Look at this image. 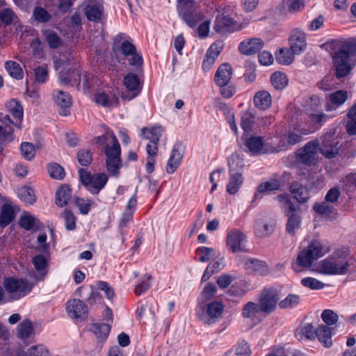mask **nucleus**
Here are the masks:
<instances>
[{
  "label": "nucleus",
  "mask_w": 356,
  "mask_h": 356,
  "mask_svg": "<svg viewBox=\"0 0 356 356\" xmlns=\"http://www.w3.org/2000/svg\"><path fill=\"white\" fill-rule=\"evenodd\" d=\"M234 22L229 16L220 14L216 17L213 28L219 33H225L234 30Z\"/></svg>",
  "instance_id": "5701e85b"
},
{
  "label": "nucleus",
  "mask_w": 356,
  "mask_h": 356,
  "mask_svg": "<svg viewBox=\"0 0 356 356\" xmlns=\"http://www.w3.org/2000/svg\"><path fill=\"white\" fill-rule=\"evenodd\" d=\"M93 202L91 200H84L82 198H75V204L78 207L81 213L86 215L90 209Z\"/></svg>",
  "instance_id": "338daca9"
},
{
  "label": "nucleus",
  "mask_w": 356,
  "mask_h": 356,
  "mask_svg": "<svg viewBox=\"0 0 356 356\" xmlns=\"http://www.w3.org/2000/svg\"><path fill=\"white\" fill-rule=\"evenodd\" d=\"M289 44L293 54H300L307 47L305 33L298 29H293L291 33Z\"/></svg>",
  "instance_id": "2eb2a0df"
},
{
  "label": "nucleus",
  "mask_w": 356,
  "mask_h": 356,
  "mask_svg": "<svg viewBox=\"0 0 356 356\" xmlns=\"http://www.w3.org/2000/svg\"><path fill=\"white\" fill-rule=\"evenodd\" d=\"M349 266L346 253L342 250H337L319 261L314 270L323 275H341L348 273Z\"/></svg>",
  "instance_id": "f03ea898"
},
{
  "label": "nucleus",
  "mask_w": 356,
  "mask_h": 356,
  "mask_svg": "<svg viewBox=\"0 0 356 356\" xmlns=\"http://www.w3.org/2000/svg\"><path fill=\"white\" fill-rule=\"evenodd\" d=\"M5 68L9 75L17 80H20L24 76V72L21 66L15 61H6L5 63Z\"/></svg>",
  "instance_id": "79ce46f5"
},
{
  "label": "nucleus",
  "mask_w": 356,
  "mask_h": 356,
  "mask_svg": "<svg viewBox=\"0 0 356 356\" xmlns=\"http://www.w3.org/2000/svg\"><path fill=\"white\" fill-rule=\"evenodd\" d=\"M282 145L277 147L268 148L264 140V137L260 136H251L247 138L244 143V147L246 152L253 155H260L268 154L269 152H279L284 149V142H281Z\"/></svg>",
  "instance_id": "0eeeda50"
},
{
  "label": "nucleus",
  "mask_w": 356,
  "mask_h": 356,
  "mask_svg": "<svg viewBox=\"0 0 356 356\" xmlns=\"http://www.w3.org/2000/svg\"><path fill=\"white\" fill-rule=\"evenodd\" d=\"M32 263L36 270V273H33L35 282L43 280L48 273V259L43 254H38L32 259Z\"/></svg>",
  "instance_id": "dca6fc26"
},
{
  "label": "nucleus",
  "mask_w": 356,
  "mask_h": 356,
  "mask_svg": "<svg viewBox=\"0 0 356 356\" xmlns=\"http://www.w3.org/2000/svg\"><path fill=\"white\" fill-rule=\"evenodd\" d=\"M321 106L320 98L316 95L311 96L305 102V108L308 114L318 111Z\"/></svg>",
  "instance_id": "bf43d9fd"
},
{
  "label": "nucleus",
  "mask_w": 356,
  "mask_h": 356,
  "mask_svg": "<svg viewBox=\"0 0 356 356\" xmlns=\"http://www.w3.org/2000/svg\"><path fill=\"white\" fill-rule=\"evenodd\" d=\"M254 103L257 108L261 110L268 108L272 104L270 94L266 90H261L255 93Z\"/></svg>",
  "instance_id": "c756f323"
},
{
  "label": "nucleus",
  "mask_w": 356,
  "mask_h": 356,
  "mask_svg": "<svg viewBox=\"0 0 356 356\" xmlns=\"http://www.w3.org/2000/svg\"><path fill=\"white\" fill-rule=\"evenodd\" d=\"M72 193L68 186L64 184L61 186L56 191V204L60 207H63L67 204L71 198Z\"/></svg>",
  "instance_id": "e433bc0d"
},
{
  "label": "nucleus",
  "mask_w": 356,
  "mask_h": 356,
  "mask_svg": "<svg viewBox=\"0 0 356 356\" xmlns=\"http://www.w3.org/2000/svg\"><path fill=\"white\" fill-rule=\"evenodd\" d=\"M36 283L26 280L8 277L4 280V286L12 300H18L27 295Z\"/></svg>",
  "instance_id": "423d86ee"
},
{
  "label": "nucleus",
  "mask_w": 356,
  "mask_h": 356,
  "mask_svg": "<svg viewBox=\"0 0 356 356\" xmlns=\"http://www.w3.org/2000/svg\"><path fill=\"white\" fill-rule=\"evenodd\" d=\"M280 181L278 179H272L260 184L257 186V191L259 193H266L267 191H277L280 188Z\"/></svg>",
  "instance_id": "8fccbe9b"
},
{
  "label": "nucleus",
  "mask_w": 356,
  "mask_h": 356,
  "mask_svg": "<svg viewBox=\"0 0 356 356\" xmlns=\"http://www.w3.org/2000/svg\"><path fill=\"white\" fill-rule=\"evenodd\" d=\"M321 318L327 324L326 325H332L337 322L339 316L334 311L325 309L321 314Z\"/></svg>",
  "instance_id": "69168bd1"
},
{
  "label": "nucleus",
  "mask_w": 356,
  "mask_h": 356,
  "mask_svg": "<svg viewBox=\"0 0 356 356\" xmlns=\"http://www.w3.org/2000/svg\"><path fill=\"white\" fill-rule=\"evenodd\" d=\"M104 11L102 0H86L84 13L89 21L95 22H101Z\"/></svg>",
  "instance_id": "ddd939ff"
},
{
  "label": "nucleus",
  "mask_w": 356,
  "mask_h": 356,
  "mask_svg": "<svg viewBox=\"0 0 356 356\" xmlns=\"http://www.w3.org/2000/svg\"><path fill=\"white\" fill-rule=\"evenodd\" d=\"M232 74V67L229 63L221 65L214 76V81L219 87L227 86Z\"/></svg>",
  "instance_id": "412c9836"
},
{
  "label": "nucleus",
  "mask_w": 356,
  "mask_h": 356,
  "mask_svg": "<svg viewBox=\"0 0 356 356\" xmlns=\"http://www.w3.org/2000/svg\"><path fill=\"white\" fill-rule=\"evenodd\" d=\"M314 261L312 257L304 249L298 253L296 261L292 263V268L296 272H301L309 268Z\"/></svg>",
  "instance_id": "4be33fe9"
},
{
  "label": "nucleus",
  "mask_w": 356,
  "mask_h": 356,
  "mask_svg": "<svg viewBox=\"0 0 356 356\" xmlns=\"http://www.w3.org/2000/svg\"><path fill=\"white\" fill-rule=\"evenodd\" d=\"M123 83L126 88L132 92L131 96L123 95L122 97L126 99H131L136 97L141 90V84L138 76L134 73L127 74L123 79Z\"/></svg>",
  "instance_id": "f3484780"
},
{
  "label": "nucleus",
  "mask_w": 356,
  "mask_h": 356,
  "mask_svg": "<svg viewBox=\"0 0 356 356\" xmlns=\"http://www.w3.org/2000/svg\"><path fill=\"white\" fill-rule=\"evenodd\" d=\"M22 155L26 160H31L35 155V149L33 145L31 143L24 142L21 144Z\"/></svg>",
  "instance_id": "e2e57ef3"
},
{
  "label": "nucleus",
  "mask_w": 356,
  "mask_h": 356,
  "mask_svg": "<svg viewBox=\"0 0 356 356\" xmlns=\"http://www.w3.org/2000/svg\"><path fill=\"white\" fill-rule=\"evenodd\" d=\"M79 174L83 185L93 195L98 194L108 181V177L105 173L91 175L87 170L80 168Z\"/></svg>",
  "instance_id": "20e7f679"
},
{
  "label": "nucleus",
  "mask_w": 356,
  "mask_h": 356,
  "mask_svg": "<svg viewBox=\"0 0 356 356\" xmlns=\"http://www.w3.org/2000/svg\"><path fill=\"white\" fill-rule=\"evenodd\" d=\"M178 13L186 24L191 28L195 27L198 22L203 19L202 13L194 8L178 11Z\"/></svg>",
  "instance_id": "b1692460"
},
{
  "label": "nucleus",
  "mask_w": 356,
  "mask_h": 356,
  "mask_svg": "<svg viewBox=\"0 0 356 356\" xmlns=\"http://www.w3.org/2000/svg\"><path fill=\"white\" fill-rule=\"evenodd\" d=\"M6 108L8 113L16 120L13 124L17 128L21 129L23 120V108L20 102L15 99H11L6 104Z\"/></svg>",
  "instance_id": "a878e982"
},
{
  "label": "nucleus",
  "mask_w": 356,
  "mask_h": 356,
  "mask_svg": "<svg viewBox=\"0 0 356 356\" xmlns=\"http://www.w3.org/2000/svg\"><path fill=\"white\" fill-rule=\"evenodd\" d=\"M92 330L97 338L101 340H104L107 338L111 331V325L108 323H94L92 326Z\"/></svg>",
  "instance_id": "c03bdc74"
},
{
  "label": "nucleus",
  "mask_w": 356,
  "mask_h": 356,
  "mask_svg": "<svg viewBox=\"0 0 356 356\" xmlns=\"http://www.w3.org/2000/svg\"><path fill=\"white\" fill-rule=\"evenodd\" d=\"M224 311V305L219 301H213L202 307L197 315L205 324L211 325L220 321Z\"/></svg>",
  "instance_id": "6e6552de"
},
{
  "label": "nucleus",
  "mask_w": 356,
  "mask_h": 356,
  "mask_svg": "<svg viewBox=\"0 0 356 356\" xmlns=\"http://www.w3.org/2000/svg\"><path fill=\"white\" fill-rule=\"evenodd\" d=\"M330 50L336 76L343 78L356 65V38L332 40L327 44Z\"/></svg>",
  "instance_id": "f257e3e1"
},
{
  "label": "nucleus",
  "mask_w": 356,
  "mask_h": 356,
  "mask_svg": "<svg viewBox=\"0 0 356 356\" xmlns=\"http://www.w3.org/2000/svg\"><path fill=\"white\" fill-rule=\"evenodd\" d=\"M33 332V325L29 319L24 320L17 327L18 337L23 340L28 339Z\"/></svg>",
  "instance_id": "a18cd8bd"
},
{
  "label": "nucleus",
  "mask_w": 356,
  "mask_h": 356,
  "mask_svg": "<svg viewBox=\"0 0 356 356\" xmlns=\"http://www.w3.org/2000/svg\"><path fill=\"white\" fill-rule=\"evenodd\" d=\"M104 152L106 156V165L108 173L111 175H117L122 167L121 147L118 139H114L112 144L109 143L106 145Z\"/></svg>",
  "instance_id": "39448f33"
},
{
  "label": "nucleus",
  "mask_w": 356,
  "mask_h": 356,
  "mask_svg": "<svg viewBox=\"0 0 356 356\" xmlns=\"http://www.w3.org/2000/svg\"><path fill=\"white\" fill-rule=\"evenodd\" d=\"M290 192L293 197L300 204L307 202L309 199V191L300 182L293 181L290 186Z\"/></svg>",
  "instance_id": "bb28decb"
},
{
  "label": "nucleus",
  "mask_w": 356,
  "mask_h": 356,
  "mask_svg": "<svg viewBox=\"0 0 356 356\" xmlns=\"http://www.w3.org/2000/svg\"><path fill=\"white\" fill-rule=\"evenodd\" d=\"M246 241L245 235L238 229H232L227 233V246L233 253L245 251Z\"/></svg>",
  "instance_id": "9b49d317"
},
{
  "label": "nucleus",
  "mask_w": 356,
  "mask_h": 356,
  "mask_svg": "<svg viewBox=\"0 0 356 356\" xmlns=\"http://www.w3.org/2000/svg\"><path fill=\"white\" fill-rule=\"evenodd\" d=\"M313 209L316 213L330 220L335 219L337 216V209L334 206L325 201L316 203L313 207Z\"/></svg>",
  "instance_id": "cd10ccee"
},
{
  "label": "nucleus",
  "mask_w": 356,
  "mask_h": 356,
  "mask_svg": "<svg viewBox=\"0 0 356 356\" xmlns=\"http://www.w3.org/2000/svg\"><path fill=\"white\" fill-rule=\"evenodd\" d=\"M114 139H117V138L114 134L110 131H106L102 136L95 138V143L101 147H104L109 143L112 144L114 142Z\"/></svg>",
  "instance_id": "13d9d810"
},
{
  "label": "nucleus",
  "mask_w": 356,
  "mask_h": 356,
  "mask_svg": "<svg viewBox=\"0 0 356 356\" xmlns=\"http://www.w3.org/2000/svg\"><path fill=\"white\" fill-rule=\"evenodd\" d=\"M316 336L325 347L329 348L332 346V331L327 325H319L316 330Z\"/></svg>",
  "instance_id": "473e14b6"
},
{
  "label": "nucleus",
  "mask_w": 356,
  "mask_h": 356,
  "mask_svg": "<svg viewBox=\"0 0 356 356\" xmlns=\"http://www.w3.org/2000/svg\"><path fill=\"white\" fill-rule=\"evenodd\" d=\"M152 276L149 275H145L140 280V282L136 286L135 293L136 296H140L142 293L145 292L151 286L150 281Z\"/></svg>",
  "instance_id": "052dcab7"
},
{
  "label": "nucleus",
  "mask_w": 356,
  "mask_h": 356,
  "mask_svg": "<svg viewBox=\"0 0 356 356\" xmlns=\"http://www.w3.org/2000/svg\"><path fill=\"white\" fill-rule=\"evenodd\" d=\"M47 170L49 176L53 179H63L65 177L64 169L56 163L49 164Z\"/></svg>",
  "instance_id": "4d7b16f0"
},
{
  "label": "nucleus",
  "mask_w": 356,
  "mask_h": 356,
  "mask_svg": "<svg viewBox=\"0 0 356 356\" xmlns=\"http://www.w3.org/2000/svg\"><path fill=\"white\" fill-rule=\"evenodd\" d=\"M305 250L314 260L323 257L327 252L321 243L316 240L312 241Z\"/></svg>",
  "instance_id": "58836bf2"
},
{
  "label": "nucleus",
  "mask_w": 356,
  "mask_h": 356,
  "mask_svg": "<svg viewBox=\"0 0 356 356\" xmlns=\"http://www.w3.org/2000/svg\"><path fill=\"white\" fill-rule=\"evenodd\" d=\"M26 356H49V351L42 345L33 346L29 349Z\"/></svg>",
  "instance_id": "774afa93"
},
{
  "label": "nucleus",
  "mask_w": 356,
  "mask_h": 356,
  "mask_svg": "<svg viewBox=\"0 0 356 356\" xmlns=\"http://www.w3.org/2000/svg\"><path fill=\"white\" fill-rule=\"evenodd\" d=\"M13 121L10 120L9 115L0 116V140L2 142H11L14 139Z\"/></svg>",
  "instance_id": "6ab92c4d"
},
{
  "label": "nucleus",
  "mask_w": 356,
  "mask_h": 356,
  "mask_svg": "<svg viewBox=\"0 0 356 356\" xmlns=\"http://www.w3.org/2000/svg\"><path fill=\"white\" fill-rule=\"evenodd\" d=\"M264 46V42L257 38L242 41L238 46L240 52L245 55H252L259 51Z\"/></svg>",
  "instance_id": "aec40b11"
},
{
  "label": "nucleus",
  "mask_w": 356,
  "mask_h": 356,
  "mask_svg": "<svg viewBox=\"0 0 356 356\" xmlns=\"http://www.w3.org/2000/svg\"><path fill=\"white\" fill-rule=\"evenodd\" d=\"M33 17L40 23H47L51 19V15L47 10L40 6H36L33 11Z\"/></svg>",
  "instance_id": "603ef678"
},
{
  "label": "nucleus",
  "mask_w": 356,
  "mask_h": 356,
  "mask_svg": "<svg viewBox=\"0 0 356 356\" xmlns=\"http://www.w3.org/2000/svg\"><path fill=\"white\" fill-rule=\"evenodd\" d=\"M161 126H154L151 129L143 127L141 129V134L145 138L149 140L151 143H158L161 137Z\"/></svg>",
  "instance_id": "c9c22d12"
},
{
  "label": "nucleus",
  "mask_w": 356,
  "mask_h": 356,
  "mask_svg": "<svg viewBox=\"0 0 356 356\" xmlns=\"http://www.w3.org/2000/svg\"><path fill=\"white\" fill-rule=\"evenodd\" d=\"M277 201L282 204L284 208L285 215L288 217L286 225V232L293 236L296 230L299 229L301 225V216L296 213V207L286 194L279 195L276 197Z\"/></svg>",
  "instance_id": "7ed1b4c3"
},
{
  "label": "nucleus",
  "mask_w": 356,
  "mask_h": 356,
  "mask_svg": "<svg viewBox=\"0 0 356 356\" xmlns=\"http://www.w3.org/2000/svg\"><path fill=\"white\" fill-rule=\"evenodd\" d=\"M66 310L70 318L79 321H84L88 316V307L80 299H72L67 302Z\"/></svg>",
  "instance_id": "f8f14e48"
},
{
  "label": "nucleus",
  "mask_w": 356,
  "mask_h": 356,
  "mask_svg": "<svg viewBox=\"0 0 356 356\" xmlns=\"http://www.w3.org/2000/svg\"><path fill=\"white\" fill-rule=\"evenodd\" d=\"M316 335V330L312 323L301 324L296 330L295 336L299 341L304 339H313Z\"/></svg>",
  "instance_id": "c85d7f7f"
},
{
  "label": "nucleus",
  "mask_w": 356,
  "mask_h": 356,
  "mask_svg": "<svg viewBox=\"0 0 356 356\" xmlns=\"http://www.w3.org/2000/svg\"><path fill=\"white\" fill-rule=\"evenodd\" d=\"M319 150L320 147L317 141L309 142L303 148L297 152L298 160L307 165L315 164Z\"/></svg>",
  "instance_id": "9d476101"
},
{
  "label": "nucleus",
  "mask_w": 356,
  "mask_h": 356,
  "mask_svg": "<svg viewBox=\"0 0 356 356\" xmlns=\"http://www.w3.org/2000/svg\"><path fill=\"white\" fill-rule=\"evenodd\" d=\"M229 172L242 175L244 168L243 159L237 154H233L229 159Z\"/></svg>",
  "instance_id": "4c0bfd02"
},
{
  "label": "nucleus",
  "mask_w": 356,
  "mask_h": 356,
  "mask_svg": "<svg viewBox=\"0 0 356 356\" xmlns=\"http://www.w3.org/2000/svg\"><path fill=\"white\" fill-rule=\"evenodd\" d=\"M54 101L58 107V113L60 115L67 116L70 114V107L72 104V97L69 93L55 90L52 94Z\"/></svg>",
  "instance_id": "4468645a"
},
{
  "label": "nucleus",
  "mask_w": 356,
  "mask_h": 356,
  "mask_svg": "<svg viewBox=\"0 0 356 356\" xmlns=\"http://www.w3.org/2000/svg\"><path fill=\"white\" fill-rule=\"evenodd\" d=\"M257 120V117L253 110L248 109L241 113V126L245 132L250 131Z\"/></svg>",
  "instance_id": "2f4dec72"
},
{
  "label": "nucleus",
  "mask_w": 356,
  "mask_h": 356,
  "mask_svg": "<svg viewBox=\"0 0 356 356\" xmlns=\"http://www.w3.org/2000/svg\"><path fill=\"white\" fill-rule=\"evenodd\" d=\"M339 145L338 142L330 143L323 141L320 148L321 153L327 159L334 158L339 153Z\"/></svg>",
  "instance_id": "ea45409f"
},
{
  "label": "nucleus",
  "mask_w": 356,
  "mask_h": 356,
  "mask_svg": "<svg viewBox=\"0 0 356 356\" xmlns=\"http://www.w3.org/2000/svg\"><path fill=\"white\" fill-rule=\"evenodd\" d=\"M280 296L278 291L273 287L264 289L259 295V305L261 312L270 314L276 310Z\"/></svg>",
  "instance_id": "1a4fd4ad"
},
{
  "label": "nucleus",
  "mask_w": 356,
  "mask_h": 356,
  "mask_svg": "<svg viewBox=\"0 0 356 356\" xmlns=\"http://www.w3.org/2000/svg\"><path fill=\"white\" fill-rule=\"evenodd\" d=\"M183 154L181 145H176L173 147L166 165V172L168 174H172L177 169L183 158Z\"/></svg>",
  "instance_id": "393cba45"
},
{
  "label": "nucleus",
  "mask_w": 356,
  "mask_h": 356,
  "mask_svg": "<svg viewBox=\"0 0 356 356\" xmlns=\"http://www.w3.org/2000/svg\"><path fill=\"white\" fill-rule=\"evenodd\" d=\"M244 267L250 274L264 275L269 272L268 267L264 261L254 258L245 259Z\"/></svg>",
  "instance_id": "a211bd4d"
},
{
  "label": "nucleus",
  "mask_w": 356,
  "mask_h": 356,
  "mask_svg": "<svg viewBox=\"0 0 356 356\" xmlns=\"http://www.w3.org/2000/svg\"><path fill=\"white\" fill-rule=\"evenodd\" d=\"M295 54L291 49H281L276 54V60L280 64L289 65L293 61Z\"/></svg>",
  "instance_id": "49530a36"
},
{
  "label": "nucleus",
  "mask_w": 356,
  "mask_h": 356,
  "mask_svg": "<svg viewBox=\"0 0 356 356\" xmlns=\"http://www.w3.org/2000/svg\"><path fill=\"white\" fill-rule=\"evenodd\" d=\"M348 99V92L346 90H337L330 95V100L334 106L342 105Z\"/></svg>",
  "instance_id": "3c124183"
},
{
  "label": "nucleus",
  "mask_w": 356,
  "mask_h": 356,
  "mask_svg": "<svg viewBox=\"0 0 356 356\" xmlns=\"http://www.w3.org/2000/svg\"><path fill=\"white\" fill-rule=\"evenodd\" d=\"M77 160L80 165L88 166L92 161V153L88 149H81L77 153Z\"/></svg>",
  "instance_id": "0e129e2a"
},
{
  "label": "nucleus",
  "mask_w": 356,
  "mask_h": 356,
  "mask_svg": "<svg viewBox=\"0 0 356 356\" xmlns=\"http://www.w3.org/2000/svg\"><path fill=\"white\" fill-rule=\"evenodd\" d=\"M243 183V177L240 174L229 173V180L227 185L226 191L231 195L238 193Z\"/></svg>",
  "instance_id": "f704fd0d"
},
{
  "label": "nucleus",
  "mask_w": 356,
  "mask_h": 356,
  "mask_svg": "<svg viewBox=\"0 0 356 356\" xmlns=\"http://www.w3.org/2000/svg\"><path fill=\"white\" fill-rule=\"evenodd\" d=\"M300 297L296 294H289L284 300L279 302L281 309L293 308L298 305Z\"/></svg>",
  "instance_id": "6e6d98bb"
},
{
  "label": "nucleus",
  "mask_w": 356,
  "mask_h": 356,
  "mask_svg": "<svg viewBox=\"0 0 356 356\" xmlns=\"http://www.w3.org/2000/svg\"><path fill=\"white\" fill-rule=\"evenodd\" d=\"M199 256L198 261L208 262L215 257L216 251L213 248L200 247L195 251Z\"/></svg>",
  "instance_id": "09e8293b"
},
{
  "label": "nucleus",
  "mask_w": 356,
  "mask_h": 356,
  "mask_svg": "<svg viewBox=\"0 0 356 356\" xmlns=\"http://www.w3.org/2000/svg\"><path fill=\"white\" fill-rule=\"evenodd\" d=\"M61 216L65 220V227L67 230L72 231L75 229L76 218L70 210L65 209L61 214Z\"/></svg>",
  "instance_id": "5fc2aeb1"
},
{
  "label": "nucleus",
  "mask_w": 356,
  "mask_h": 356,
  "mask_svg": "<svg viewBox=\"0 0 356 356\" xmlns=\"http://www.w3.org/2000/svg\"><path fill=\"white\" fill-rule=\"evenodd\" d=\"M259 304L253 302H247L243 307L242 315L244 318L253 320L261 312Z\"/></svg>",
  "instance_id": "37998d69"
},
{
  "label": "nucleus",
  "mask_w": 356,
  "mask_h": 356,
  "mask_svg": "<svg viewBox=\"0 0 356 356\" xmlns=\"http://www.w3.org/2000/svg\"><path fill=\"white\" fill-rule=\"evenodd\" d=\"M270 81L275 89L283 90L288 85L287 76L282 72H275L270 76Z\"/></svg>",
  "instance_id": "a19ab883"
},
{
  "label": "nucleus",
  "mask_w": 356,
  "mask_h": 356,
  "mask_svg": "<svg viewBox=\"0 0 356 356\" xmlns=\"http://www.w3.org/2000/svg\"><path fill=\"white\" fill-rule=\"evenodd\" d=\"M302 284L312 290L323 289L325 284L314 277H305L301 280Z\"/></svg>",
  "instance_id": "680f3d73"
},
{
  "label": "nucleus",
  "mask_w": 356,
  "mask_h": 356,
  "mask_svg": "<svg viewBox=\"0 0 356 356\" xmlns=\"http://www.w3.org/2000/svg\"><path fill=\"white\" fill-rule=\"evenodd\" d=\"M18 197L26 204H32L35 202L33 191L28 186H23L18 190Z\"/></svg>",
  "instance_id": "de8ad7c7"
},
{
  "label": "nucleus",
  "mask_w": 356,
  "mask_h": 356,
  "mask_svg": "<svg viewBox=\"0 0 356 356\" xmlns=\"http://www.w3.org/2000/svg\"><path fill=\"white\" fill-rule=\"evenodd\" d=\"M15 217L13 207L8 204H4L1 208L0 226L5 227L8 225Z\"/></svg>",
  "instance_id": "72a5a7b5"
},
{
  "label": "nucleus",
  "mask_w": 356,
  "mask_h": 356,
  "mask_svg": "<svg viewBox=\"0 0 356 356\" xmlns=\"http://www.w3.org/2000/svg\"><path fill=\"white\" fill-rule=\"evenodd\" d=\"M43 34L50 48L56 49L61 45V39L56 33L47 30Z\"/></svg>",
  "instance_id": "864d4df0"
},
{
  "label": "nucleus",
  "mask_w": 356,
  "mask_h": 356,
  "mask_svg": "<svg viewBox=\"0 0 356 356\" xmlns=\"http://www.w3.org/2000/svg\"><path fill=\"white\" fill-rule=\"evenodd\" d=\"M254 233L260 238H264L269 236L274 230V225L266 222L264 219L259 218L255 220Z\"/></svg>",
  "instance_id": "7c9ffc66"
}]
</instances>
